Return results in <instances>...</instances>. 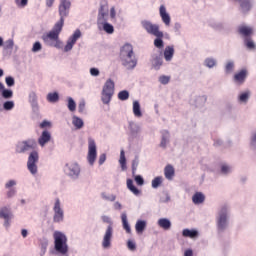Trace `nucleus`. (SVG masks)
Instances as JSON below:
<instances>
[{
    "mask_svg": "<svg viewBox=\"0 0 256 256\" xmlns=\"http://www.w3.org/2000/svg\"><path fill=\"white\" fill-rule=\"evenodd\" d=\"M108 11L109 3L107 0H101L97 19L98 25H102L105 33H108V35H113V33H115V28L113 25L107 23V17H109Z\"/></svg>",
    "mask_w": 256,
    "mask_h": 256,
    "instance_id": "1",
    "label": "nucleus"
},
{
    "mask_svg": "<svg viewBox=\"0 0 256 256\" xmlns=\"http://www.w3.org/2000/svg\"><path fill=\"white\" fill-rule=\"evenodd\" d=\"M120 61L127 69H135L137 67V58L133 52V45L125 44L120 50Z\"/></svg>",
    "mask_w": 256,
    "mask_h": 256,
    "instance_id": "2",
    "label": "nucleus"
},
{
    "mask_svg": "<svg viewBox=\"0 0 256 256\" xmlns=\"http://www.w3.org/2000/svg\"><path fill=\"white\" fill-rule=\"evenodd\" d=\"M63 31V26L61 24L55 23L52 30L48 33L43 34L42 40L44 41L45 45L48 47H56L59 48L61 45V40H59V35Z\"/></svg>",
    "mask_w": 256,
    "mask_h": 256,
    "instance_id": "3",
    "label": "nucleus"
},
{
    "mask_svg": "<svg viewBox=\"0 0 256 256\" xmlns=\"http://www.w3.org/2000/svg\"><path fill=\"white\" fill-rule=\"evenodd\" d=\"M53 237L54 249L56 253H59L60 255H67V253H69V245H67V236L60 231H55Z\"/></svg>",
    "mask_w": 256,
    "mask_h": 256,
    "instance_id": "4",
    "label": "nucleus"
},
{
    "mask_svg": "<svg viewBox=\"0 0 256 256\" xmlns=\"http://www.w3.org/2000/svg\"><path fill=\"white\" fill-rule=\"evenodd\" d=\"M113 95H115V82L113 80L108 79L102 89V102L104 105H109L111 103V99H113Z\"/></svg>",
    "mask_w": 256,
    "mask_h": 256,
    "instance_id": "5",
    "label": "nucleus"
},
{
    "mask_svg": "<svg viewBox=\"0 0 256 256\" xmlns=\"http://www.w3.org/2000/svg\"><path fill=\"white\" fill-rule=\"evenodd\" d=\"M71 9V1L69 0H60V4L58 6L59 13V21L56 22L58 25H65V17H69V11Z\"/></svg>",
    "mask_w": 256,
    "mask_h": 256,
    "instance_id": "6",
    "label": "nucleus"
},
{
    "mask_svg": "<svg viewBox=\"0 0 256 256\" xmlns=\"http://www.w3.org/2000/svg\"><path fill=\"white\" fill-rule=\"evenodd\" d=\"M102 221L104 223H109V226L106 229V232L104 234L103 241H102V247L104 249H109V247H111V239H113V226H111V223H112L111 218H109L108 216H103Z\"/></svg>",
    "mask_w": 256,
    "mask_h": 256,
    "instance_id": "7",
    "label": "nucleus"
},
{
    "mask_svg": "<svg viewBox=\"0 0 256 256\" xmlns=\"http://www.w3.org/2000/svg\"><path fill=\"white\" fill-rule=\"evenodd\" d=\"M39 163V152L33 150L29 156L27 161V169L31 173V175H37V164Z\"/></svg>",
    "mask_w": 256,
    "mask_h": 256,
    "instance_id": "8",
    "label": "nucleus"
},
{
    "mask_svg": "<svg viewBox=\"0 0 256 256\" xmlns=\"http://www.w3.org/2000/svg\"><path fill=\"white\" fill-rule=\"evenodd\" d=\"M64 173L72 179H78L79 175L81 174V167H79L77 162H68L65 165Z\"/></svg>",
    "mask_w": 256,
    "mask_h": 256,
    "instance_id": "9",
    "label": "nucleus"
},
{
    "mask_svg": "<svg viewBox=\"0 0 256 256\" xmlns=\"http://www.w3.org/2000/svg\"><path fill=\"white\" fill-rule=\"evenodd\" d=\"M141 25L149 35H154V37H163V33L159 30V25L153 24L151 21L147 20H143Z\"/></svg>",
    "mask_w": 256,
    "mask_h": 256,
    "instance_id": "10",
    "label": "nucleus"
},
{
    "mask_svg": "<svg viewBox=\"0 0 256 256\" xmlns=\"http://www.w3.org/2000/svg\"><path fill=\"white\" fill-rule=\"evenodd\" d=\"M87 159L90 165H94L95 160L97 159V144H95V140H93V138L88 139Z\"/></svg>",
    "mask_w": 256,
    "mask_h": 256,
    "instance_id": "11",
    "label": "nucleus"
},
{
    "mask_svg": "<svg viewBox=\"0 0 256 256\" xmlns=\"http://www.w3.org/2000/svg\"><path fill=\"white\" fill-rule=\"evenodd\" d=\"M35 147H37V142L34 139L26 140L17 144L16 153H25L35 149Z\"/></svg>",
    "mask_w": 256,
    "mask_h": 256,
    "instance_id": "12",
    "label": "nucleus"
},
{
    "mask_svg": "<svg viewBox=\"0 0 256 256\" xmlns=\"http://www.w3.org/2000/svg\"><path fill=\"white\" fill-rule=\"evenodd\" d=\"M81 38V30H76L74 34L68 39L67 44L64 47L65 53L71 51L73 46L77 43V40Z\"/></svg>",
    "mask_w": 256,
    "mask_h": 256,
    "instance_id": "13",
    "label": "nucleus"
},
{
    "mask_svg": "<svg viewBox=\"0 0 256 256\" xmlns=\"http://www.w3.org/2000/svg\"><path fill=\"white\" fill-rule=\"evenodd\" d=\"M54 223H61L63 221V209H61V201L56 199L54 204Z\"/></svg>",
    "mask_w": 256,
    "mask_h": 256,
    "instance_id": "14",
    "label": "nucleus"
},
{
    "mask_svg": "<svg viewBox=\"0 0 256 256\" xmlns=\"http://www.w3.org/2000/svg\"><path fill=\"white\" fill-rule=\"evenodd\" d=\"M159 13L163 23L166 25V27H169V25H171V16L169 13H167V8H165V5L160 6Z\"/></svg>",
    "mask_w": 256,
    "mask_h": 256,
    "instance_id": "15",
    "label": "nucleus"
},
{
    "mask_svg": "<svg viewBox=\"0 0 256 256\" xmlns=\"http://www.w3.org/2000/svg\"><path fill=\"white\" fill-rule=\"evenodd\" d=\"M247 79V70L243 69L234 75V83L236 85H243Z\"/></svg>",
    "mask_w": 256,
    "mask_h": 256,
    "instance_id": "16",
    "label": "nucleus"
},
{
    "mask_svg": "<svg viewBox=\"0 0 256 256\" xmlns=\"http://www.w3.org/2000/svg\"><path fill=\"white\" fill-rule=\"evenodd\" d=\"M50 141H51V133L47 130H44L38 139L39 145L41 147H45V144L49 143Z\"/></svg>",
    "mask_w": 256,
    "mask_h": 256,
    "instance_id": "17",
    "label": "nucleus"
},
{
    "mask_svg": "<svg viewBox=\"0 0 256 256\" xmlns=\"http://www.w3.org/2000/svg\"><path fill=\"white\" fill-rule=\"evenodd\" d=\"M0 219H5V227H9V219H11V211L7 207L0 209Z\"/></svg>",
    "mask_w": 256,
    "mask_h": 256,
    "instance_id": "18",
    "label": "nucleus"
},
{
    "mask_svg": "<svg viewBox=\"0 0 256 256\" xmlns=\"http://www.w3.org/2000/svg\"><path fill=\"white\" fill-rule=\"evenodd\" d=\"M253 7L251 0H240V9L243 13H249Z\"/></svg>",
    "mask_w": 256,
    "mask_h": 256,
    "instance_id": "19",
    "label": "nucleus"
},
{
    "mask_svg": "<svg viewBox=\"0 0 256 256\" xmlns=\"http://www.w3.org/2000/svg\"><path fill=\"white\" fill-rule=\"evenodd\" d=\"M0 93L3 99H11L13 97V90L5 89L3 82H0Z\"/></svg>",
    "mask_w": 256,
    "mask_h": 256,
    "instance_id": "20",
    "label": "nucleus"
},
{
    "mask_svg": "<svg viewBox=\"0 0 256 256\" xmlns=\"http://www.w3.org/2000/svg\"><path fill=\"white\" fill-rule=\"evenodd\" d=\"M192 201L194 205H201V203H205V195L201 192H196L192 197Z\"/></svg>",
    "mask_w": 256,
    "mask_h": 256,
    "instance_id": "21",
    "label": "nucleus"
},
{
    "mask_svg": "<svg viewBox=\"0 0 256 256\" xmlns=\"http://www.w3.org/2000/svg\"><path fill=\"white\" fill-rule=\"evenodd\" d=\"M173 55H175V48H173V46H166L164 50V59L166 61H171Z\"/></svg>",
    "mask_w": 256,
    "mask_h": 256,
    "instance_id": "22",
    "label": "nucleus"
},
{
    "mask_svg": "<svg viewBox=\"0 0 256 256\" xmlns=\"http://www.w3.org/2000/svg\"><path fill=\"white\" fill-rule=\"evenodd\" d=\"M238 32L240 33V35H243V37H245V39L250 38L251 33H253V29L247 27V26H240L238 28Z\"/></svg>",
    "mask_w": 256,
    "mask_h": 256,
    "instance_id": "23",
    "label": "nucleus"
},
{
    "mask_svg": "<svg viewBox=\"0 0 256 256\" xmlns=\"http://www.w3.org/2000/svg\"><path fill=\"white\" fill-rule=\"evenodd\" d=\"M183 237H189L190 239H195L199 237V232L197 230L184 229L182 231Z\"/></svg>",
    "mask_w": 256,
    "mask_h": 256,
    "instance_id": "24",
    "label": "nucleus"
},
{
    "mask_svg": "<svg viewBox=\"0 0 256 256\" xmlns=\"http://www.w3.org/2000/svg\"><path fill=\"white\" fill-rule=\"evenodd\" d=\"M164 175L166 179H173V177H175V168H173L171 165H167L164 169Z\"/></svg>",
    "mask_w": 256,
    "mask_h": 256,
    "instance_id": "25",
    "label": "nucleus"
},
{
    "mask_svg": "<svg viewBox=\"0 0 256 256\" xmlns=\"http://www.w3.org/2000/svg\"><path fill=\"white\" fill-rule=\"evenodd\" d=\"M158 225L165 231H168V229H171V221L167 218H162L158 220Z\"/></svg>",
    "mask_w": 256,
    "mask_h": 256,
    "instance_id": "26",
    "label": "nucleus"
},
{
    "mask_svg": "<svg viewBox=\"0 0 256 256\" xmlns=\"http://www.w3.org/2000/svg\"><path fill=\"white\" fill-rule=\"evenodd\" d=\"M152 65L154 69H160L161 65H163V58L159 55H154L152 58Z\"/></svg>",
    "mask_w": 256,
    "mask_h": 256,
    "instance_id": "27",
    "label": "nucleus"
},
{
    "mask_svg": "<svg viewBox=\"0 0 256 256\" xmlns=\"http://www.w3.org/2000/svg\"><path fill=\"white\" fill-rule=\"evenodd\" d=\"M127 187L133 195H141V190H138L137 187L133 184V181L131 179L127 180Z\"/></svg>",
    "mask_w": 256,
    "mask_h": 256,
    "instance_id": "28",
    "label": "nucleus"
},
{
    "mask_svg": "<svg viewBox=\"0 0 256 256\" xmlns=\"http://www.w3.org/2000/svg\"><path fill=\"white\" fill-rule=\"evenodd\" d=\"M133 113L135 117H143V113H141V104H139V101L133 102Z\"/></svg>",
    "mask_w": 256,
    "mask_h": 256,
    "instance_id": "29",
    "label": "nucleus"
},
{
    "mask_svg": "<svg viewBox=\"0 0 256 256\" xmlns=\"http://www.w3.org/2000/svg\"><path fill=\"white\" fill-rule=\"evenodd\" d=\"M119 163L121 165L122 171L127 169V159L125 158V150H121Z\"/></svg>",
    "mask_w": 256,
    "mask_h": 256,
    "instance_id": "30",
    "label": "nucleus"
},
{
    "mask_svg": "<svg viewBox=\"0 0 256 256\" xmlns=\"http://www.w3.org/2000/svg\"><path fill=\"white\" fill-rule=\"evenodd\" d=\"M145 227H147V222L143 220L137 221L135 226L136 233H143V231H145Z\"/></svg>",
    "mask_w": 256,
    "mask_h": 256,
    "instance_id": "31",
    "label": "nucleus"
},
{
    "mask_svg": "<svg viewBox=\"0 0 256 256\" xmlns=\"http://www.w3.org/2000/svg\"><path fill=\"white\" fill-rule=\"evenodd\" d=\"M122 225H123V229H125L126 233H131V226H129V222L127 221L126 214H122Z\"/></svg>",
    "mask_w": 256,
    "mask_h": 256,
    "instance_id": "32",
    "label": "nucleus"
},
{
    "mask_svg": "<svg viewBox=\"0 0 256 256\" xmlns=\"http://www.w3.org/2000/svg\"><path fill=\"white\" fill-rule=\"evenodd\" d=\"M47 101H49V103H57V101H59V94L57 92L49 93L47 95Z\"/></svg>",
    "mask_w": 256,
    "mask_h": 256,
    "instance_id": "33",
    "label": "nucleus"
},
{
    "mask_svg": "<svg viewBox=\"0 0 256 256\" xmlns=\"http://www.w3.org/2000/svg\"><path fill=\"white\" fill-rule=\"evenodd\" d=\"M118 99L120 101H127L129 99V91L123 90L118 93Z\"/></svg>",
    "mask_w": 256,
    "mask_h": 256,
    "instance_id": "34",
    "label": "nucleus"
},
{
    "mask_svg": "<svg viewBox=\"0 0 256 256\" xmlns=\"http://www.w3.org/2000/svg\"><path fill=\"white\" fill-rule=\"evenodd\" d=\"M161 183H163V178L161 176L154 178L152 180L153 189H157V187H160Z\"/></svg>",
    "mask_w": 256,
    "mask_h": 256,
    "instance_id": "35",
    "label": "nucleus"
},
{
    "mask_svg": "<svg viewBox=\"0 0 256 256\" xmlns=\"http://www.w3.org/2000/svg\"><path fill=\"white\" fill-rule=\"evenodd\" d=\"M15 5L20 9H24V7L29 5V0H15Z\"/></svg>",
    "mask_w": 256,
    "mask_h": 256,
    "instance_id": "36",
    "label": "nucleus"
},
{
    "mask_svg": "<svg viewBox=\"0 0 256 256\" xmlns=\"http://www.w3.org/2000/svg\"><path fill=\"white\" fill-rule=\"evenodd\" d=\"M244 44L246 45L247 49H255V42L251 38H245Z\"/></svg>",
    "mask_w": 256,
    "mask_h": 256,
    "instance_id": "37",
    "label": "nucleus"
},
{
    "mask_svg": "<svg viewBox=\"0 0 256 256\" xmlns=\"http://www.w3.org/2000/svg\"><path fill=\"white\" fill-rule=\"evenodd\" d=\"M238 101L240 103H247L249 101V92H244L239 95Z\"/></svg>",
    "mask_w": 256,
    "mask_h": 256,
    "instance_id": "38",
    "label": "nucleus"
},
{
    "mask_svg": "<svg viewBox=\"0 0 256 256\" xmlns=\"http://www.w3.org/2000/svg\"><path fill=\"white\" fill-rule=\"evenodd\" d=\"M73 125L76 129H81L83 127V120L81 118L75 117L73 119Z\"/></svg>",
    "mask_w": 256,
    "mask_h": 256,
    "instance_id": "39",
    "label": "nucleus"
},
{
    "mask_svg": "<svg viewBox=\"0 0 256 256\" xmlns=\"http://www.w3.org/2000/svg\"><path fill=\"white\" fill-rule=\"evenodd\" d=\"M68 109L69 111H75V109H77V104H75L73 98H68Z\"/></svg>",
    "mask_w": 256,
    "mask_h": 256,
    "instance_id": "40",
    "label": "nucleus"
},
{
    "mask_svg": "<svg viewBox=\"0 0 256 256\" xmlns=\"http://www.w3.org/2000/svg\"><path fill=\"white\" fill-rule=\"evenodd\" d=\"M205 65H206V67H209L211 69V68L215 67V65H217V62L213 58H207L205 60Z\"/></svg>",
    "mask_w": 256,
    "mask_h": 256,
    "instance_id": "41",
    "label": "nucleus"
},
{
    "mask_svg": "<svg viewBox=\"0 0 256 256\" xmlns=\"http://www.w3.org/2000/svg\"><path fill=\"white\" fill-rule=\"evenodd\" d=\"M13 107H15V103L13 101H6L3 104V108L5 109V111H11V109H13Z\"/></svg>",
    "mask_w": 256,
    "mask_h": 256,
    "instance_id": "42",
    "label": "nucleus"
},
{
    "mask_svg": "<svg viewBox=\"0 0 256 256\" xmlns=\"http://www.w3.org/2000/svg\"><path fill=\"white\" fill-rule=\"evenodd\" d=\"M101 195L102 199H104L105 201H115V199H117V197L113 194L107 195V193L103 192Z\"/></svg>",
    "mask_w": 256,
    "mask_h": 256,
    "instance_id": "43",
    "label": "nucleus"
},
{
    "mask_svg": "<svg viewBox=\"0 0 256 256\" xmlns=\"http://www.w3.org/2000/svg\"><path fill=\"white\" fill-rule=\"evenodd\" d=\"M223 227H225V215L221 214L218 220V228L223 230Z\"/></svg>",
    "mask_w": 256,
    "mask_h": 256,
    "instance_id": "44",
    "label": "nucleus"
},
{
    "mask_svg": "<svg viewBox=\"0 0 256 256\" xmlns=\"http://www.w3.org/2000/svg\"><path fill=\"white\" fill-rule=\"evenodd\" d=\"M154 45H155V47H157L158 49H162V47H163V37H157V38L154 40Z\"/></svg>",
    "mask_w": 256,
    "mask_h": 256,
    "instance_id": "45",
    "label": "nucleus"
},
{
    "mask_svg": "<svg viewBox=\"0 0 256 256\" xmlns=\"http://www.w3.org/2000/svg\"><path fill=\"white\" fill-rule=\"evenodd\" d=\"M5 81L8 87H13V85H15V79L11 76L6 77Z\"/></svg>",
    "mask_w": 256,
    "mask_h": 256,
    "instance_id": "46",
    "label": "nucleus"
},
{
    "mask_svg": "<svg viewBox=\"0 0 256 256\" xmlns=\"http://www.w3.org/2000/svg\"><path fill=\"white\" fill-rule=\"evenodd\" d=\"M41 49H42L41 42H35L32 47L33 53H37L38 51H41Z\"/></svg>",
    "mask_w": 256,
    "mask_h": 256,
    "instance_id": "47",
    "label": "nucleus"
},
{
    "mask_svg": "<svg viewBox=\"0 0 256 256\" xmlns=\"http://www.w3.org/2000/svg\"><path fill=\"white\" fill-rule=\"evenodd\" d=\"M234 69H235V63H233V61H228L226 64V71L231 73V71H233Z\"/></svg>",
    "mask_w": 256,
    "mask_h": 256,
    "instance_id": "48",
    "label": "nucleus"
},
{
    "mask_svg": "<svg viewBox=\"0 0 256 256\" xmlns=\"http://www.w3.org/2000/svg\"><path fill=\"white\" fill-rule=\"evenodd\" d=\"M134 181L140 186L145 184V180L140 175L135 176Z\"/></svg>",
    "mask_w": 256,
    "mask_h": 256,
    "instance_id": "49",
    "label": "nucleus"
},
{
    "mask_svg": "<svg viewBox=\"0 0 256 256\" xmlns=\"http://www.w3.org/2000/svg\"><path fill=\"white\" fill-rule=\"evenodd\" d=\"M171 78L169 76H160L159 81L162 83V85H167Z\"/></svg>",
    "mask_w": 256,
    "mask_h": 256,
    "instance_id": "50",
    "label": "nucleus"
},
{
    "mask_svg": "<svg viewBox=\"0 0 256 256\" xmlns=\"http://www.w3.org/2000/svg\"><path fill=\"white\" fill-rule=\"evenodd\" d=\"M17 193V190L14 188H9L8 192L6 193V196L8 199H11V197H15V194Z\"/></svg>",
    "mask_w": 256,
    "mask_h": 256,
    "instance_id": "51",
    "label": "nucleus"
},
{
    "mask_svg": "<svg viewBox=\"0 0 256 256\" xmlns=\"http://www.w3.org/2000/svg\"><path fill=\"white\" fill-rule=\"evenodd\" d=\"M15 185H17V182H15V180H10L5 184V188L11 189V187H15Z\"/></svg>",
    "mask_w": 256,
    "mask_h": 256,
    "instance_id": "52",
    "label": "nucleus"
},
{
    "mask_svg": "<svg viewBox=\"0 0 256 256\" xmlns=\"http://www.w3.org/2000/svg\"><path fill=\"white\" fill-rule=\"evenodd\" d=\"M137 167H139V161L133 160L132 161V173L135 175V171H137Z\"/></svg>",
    "mask_w": 256,
    "mask_h": 256,
    "instance_id": "53",
    "label": "nucleus"
},
{
    "mask_svg": "<svg viewBox=\"0 0 256 256\" xmlns=\"http://www.w3.org/2000/svg\"><path fill=\"white\" fill-rule=\"evenodd\" d=\"M105 161H107V155L106 154H101L99 156V160H98L99 165H103V163H105Z\"/></svg>",
    "mask_w": 256,
    "mask_h": 256,
    "instance_id": "54",
    "label": "nucleus"
},
{
    "mask_svg": "<svg viewBox=\"0 0 256 256\" xmlns=\"http://www.w3.org/2000/svg\"><path fill=\"white\" fill-rule=\"evenodd\" d=\"M127 247H128V249H130V251H135V249H137V246L134 244V242L133 241H128V243H127Z\"/></svg>",
    "mask_w": 256,
    "mask_h": 256,
    "instance_id": "55",
    "label": "nucleus"
},
{
    "mask_svg": "<svg viewBox=\"0 0 256 256\" xmlns=\"http://www.w3.org/2000/svg\"><path fill=\"white\" fill-rule=\"evenodd\" d=\"M90 75H92V77H98V75H99V69H97V68H91V69H90Z\"/></svg>",
    "mask_w": 256,
    "mask_h": 256,
    "instance_id": "56",
    "label": "nucleus"
},
{
    "mask_svg": "<svg viewBox=\"0 0 256 256\" xmlns=\"http://www.w3.org/2000/svg\"><path fill=\"white\" fill-rule=\"evenodd\" d=\"M41 129H45V127H51V122L44 120L41 124H40Z\"/></svg>",
    "mask_w": 256,
    "mask_h": 256,
    "instance_id": "57",
    "label": "nucleus"
},
{
    "mask_svg": "<svg viewBox=\"0 0 256 256\" xmlns=\"http://www.w3.org/2000/svg\"><path fill=\"white\" fill-rule=\"evenodd\" d=\"M160 147H163V149H165V147H167V138L165 136L162 137Z\"/></svg>",
    "mask_w": 256,
    "mask_h": 256,
    "instance_id": "58",
    "label": "nucleus"
},
{
    "mask_svg": "<svg viewBox=\"0 0 256 256\" xmlns=\"http://www.w3.org/2000/svg\"><path fill=\"white\" fill-rule=\"evenodd\" d=\"M251 147H253V149H256V133L252 136Z\"/></svg>",
    "mask_w": 256,
    "mask_h": 256,
    "instance_id": "59",
    "label": "nucleus"
},
{
    "mask_svg": "<svg viewBox=\"0 0 256 256\" xmlns=\"http://www.w3.org/2000/svg\"><path fill=\"white\" fill-rule=\"evenodd\" d=\"M13 40L6 41V49H13Z\"/></svg>",
    "mask_w": 256,
    "mask_h": 256,
    "instance_id": "60",
    "label": "nucleus"
},
{
    "mask_svg": "<svg viewBox=\"0 0 256 256\" xmlns=\"http://www.w3.org/2000/svg\"><path fill=\"white\" fill-rule=\"evenodd\" d=\"M78 109H79L80 113H83L85 111V102H80Z\"/></svg>",
    "mask_w": 256,
    "mask_h": 256,
    "instance_id": "61",
    "label": "nucleus"
},
{
    "mask_svg": "<svg viewBox=\"0 0 256 256\" xmlns=\"http://www.w3.org/2000/svg\"><path fill=\"white\" fill-rule=\"evenodd\" d=\"M116 15H117V13L115 12V7H112V8L110 9V17H111L112 19H115Z\"/></svg>",
    "mask_w": 256,
    "mask_h": 256,
    "instance_id": "62",
    "label": "nucleus"
},
{
    "mask_svg": "<svg viewBox=\"0 0 256 256\" xmlns=\"http://www.w3.org/2000/svg\"><path fill=\"white\" fill-rule=\"evenodd\" d=\"M184 256H193V250L188 249L184 252Z\"/></svg>",
    "mask_w": 256,
    "mask_h": 256,
    "instance_id": "63",
    "label": "nucleus"
},
{
    "mask_svg": "<svg viewBox=\"0 0 256 256\" xmlns=\"http://www.w3.org/2000/svg\"><path fill=\"white\" fill-rule=\"evenodd\" d=\"M53 3H55V0H46V5L48 7H53Z\"/></svg>",
    "mask_w": 256,
    "mask_h": 256,
    "instance_id": "64",
    "label": "nucleus"
}]
</instances>
